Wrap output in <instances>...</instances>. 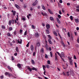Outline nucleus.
Instances as JSON below:
<instances>
[{"mask_svg": "<svg viewBox=\"0 0 79 79\" xmlns=\"http://www.w3.org/2000/svg\"><path fill=\"white\" fill-rule=\"evenodd\" d=\"M17 44H22V39H19L17 40Z\"/></svg>", "mask_w": 79, "mask_h": 79, "instance_id": "nucleus-1", "label": "nucleus"}, {"mask_svg": "<svg viewBox=\"0 0 79 79\" xmlns=\"http://www.w3.org/2000/svg\"><path fill=\"white\" fill-rule=\"evenodd\" d=\"M48 10L49 13H50V14H51V15L53 14V12L52 11V10H50V9H48Z\"/></svg>", "mask_w": 79, "mask_h": 79, "instance_id": "nucleus-2", "label": "nucleus"}, {"mask_svg": "<svg viewBox=\"0 0 79 79\" xmlns=\"http://www.w3.org/2000/svg\"><path fill=\"white\" fill-rule=\"evenodd\" d=\"M31 51H34V46L31 45Z\"/></svg>", "mask_w": 79, "mask_h": 79, "instance_id": "nucleus-3", "label": "nucleus"}, {"mask_svg": "<svg viewBox=\"0 0 79 79\" xmlns=\"http://www.w3.org/2000/svg\"><path fill=\"white\" fill-rule=\"evenodd\" d=\"M46 27L47 29H50V24H46Z\"/></svg>", "mask_w": 79, "mask_h": 79, "instance_id": "nucleus-4", "label": "nucleus"}, {"mask_svg": "<svg viewBox=\"0 0 79 79\" xmlns=\"http://www.w3.org/2000/svg\"><path fill=\"white\" fill-rule=\"evenodd\" d=\"M78 9H76V11H77V12H79V5L77 6L76 7Z\"/></svg>", "mask_w": 79, "mask_h": 79, "instance_id": "nucleus-5", "label": "nucleus"}, {"mask_svg": "<svg viewBox=\"0 0 79 79\" xmlns=\"http://www.w3.org/2000/svg\"><path fill=\"white\" fill-rule=\"evenodd\" d=\"M48 41L49 44H53V43L52 42V41H51V40H50V39H48Z\"/></svg>", "mask_w": 79, "mask_h": 79, "instance_id": "nucleus-6", "label": "nucleus"}, {"mask_svg": "<svg viewBox=\"0 0 79 79\" xmlns=\"http://www.w3.org/2000/svg\"><path fill=\"white\" fill-rule=\"evenodd\" d=\"M39 36V33H35V37H38Z\"/></svg>", "mask_w": 79, "mask_h": 79, "instance_id": "nucleus-7", "label": "nucleus"}, {"mask_svg": "<svg viewBox=\"0 0 79 79\" xmlns=\"http://www.w3.org/2000/svg\"><path fill=\"white\" fill-rule=\"evenodd\" d=\"M41 14L43 16H47V15H48L46 13H44L43 12L41 13Z\"/></svg>", "mask_w": 79, "mask_h": 79, "instance_id": "nucleus-8", "label": "nucleus"}, {"mask_svg": "<svg viewBox=\"0 0 79 79\" xmlns=\"http://www.w3.org/2000/svg\"><path fill=\"white\" fill-rule=\"evenodd\" d=\"M15 6L17 8H18V9H19V8H20V7H19V6L18 5L16 4H15Z\"/></svg>", "mask_w": 79, "mask_h": 79, "instance_id": "nucleus-9", "label": "nucleus"}, {"mask_svg": "<svg viewBox=\"0 0 79 79\" xmlns=\"http://www.w3.org/2000/svg\"><path fill=\"white\" fill-rule=\"evenodd\" d=\"M41 6L43 10H46V9H45V6H44V5H41Z\"/></svg>", "mask_w": 79, "mask_h": 79, "instance_id": "nucleus-10", "label": "nucleus"}, {"mask_svg": "<svg viewBox=\"0 0 79 79\" xmlns=\"http://www.w3.org/2000/svg\"><path fill=\"white\" fill-rule=\"evenodd\" d=\"M31 63L32 64L34 65L35 64V62H34V60H31Z\"/></svg>", "mask_w": 79, "mask_h": 79, "instance_id": "nucleus-11", "label": "nucleus"}, {"mask_svg": "<svg viewBox=\"0 0 79 79\" xmlns=\"http://www.w3.org/2000/svg\"><path fill=\"white\" fill-rule=\"evenodd\" d=\"M37 46V47H40V43L39 42H38L36 44Z\"/></svg>", "mask_w": 79, "mask_h": 79, "instance_id": "nucleus-12", "label": "nucleus"}, {"mask_svg": "<svg viewBox=\"0 0 79 79\" xmlns=\"http://www.w3.org/2000/svg\"><path fill=\"white\" fill-rule=\"evenodd\" d=\"M53 34L55 35H56V36H58V34H57V33H56V32L55 31H54L53 32Z\"/></svg>", "mask_w": 79, "mask_h": 79, "instance_id": "nucleus-13", "label": "nucleus"}, {"mask_svg": "<svg viewBox=\"0 0 79 79\" xmlns=\"http://www.w3.org/2000/svg\"><path fill=\"white\" fill-rule=\"evenodd\" d=\"M50 20H51V21H54V18H53V17H50Z\"/></svg>", "mask_w": 79, "mask_h": 79, "instance_id": "nucleus-14", "label": "nucleus"}, {"mask_svg": "<svg viewBox=\"0 0 79 79\" xmlns=\"http://www.w3.org/2000/svg\"><path fill=\"white\" fill-rule=\"evenodd\" d=\"M15 50L17 52H19V48L18 47H16V48Z\"/></svg>", "mask_w": 79, "mask_h": 79, "instance_id": "nucleus-15", "label": "nucleus"}, {"mask_svg": "<svg viewBox=\"0 0 79 79\" xmlns=\"http://www.w3.org/2000/svg\"><path fill=\"white\" fill-rule=\"evenodd\" d=\"M75 21L76 23H79V19H75Z\"/></svg>", "mask_w": 79, "mask_h": 79, "instance_id": "nucleus-16", "label": "nucleus"}, {"mask_svg": "<svg viewBox=\"0 0 79 79\" xmlns=\"http://www.w3.org/2000/svg\"><path fill=\"white\" fill-rule=\"evenodd\" d=\"M31 69H32V70H34L35 71H37V69L35 67H33Z\"/></svg>", "mask_w": 79, "mask_h": 79, "instance_id": "nucleus-17", "label": "nucleus"}, {"mask_svg": "<svg viewBox=\"0 0 79 79\" xmlns=\"http://www.w3.org/2000/svg\"><path fill=\"white\" fill-rule=\"evenodd\" d=\"M17 66L19 68H21V64H17Z\"/></svg>", "mask_w": 79, "mask_h": 79, "instance_id": "nucleus-18", "label": "nucleus"}, {"mask_svg": "<svg viewBox=\"0 0 79 79\" xmlns=\"http://www.w3.org/2000/svg\"><path fill=\"white\" fill-rule=\"evenodd\" d=\"M27 69H28V70H29V71H30V72H31V71H32V69H31V68H30L29 67L27 68Z\"/></svg>", "mask_w": 79, "mask_h": 79, "instance_id": "nucleus-19", "label": "nucleus"}, {"mask_svg": "<svg viewBox=\"0 0 79 79\" xmlns=\"http://www.w3.org/2000/svg\"><path fill=\"white\" fill-rule=\"evenodd\" d=\"M13 30V28L12 27H10L9 29V31H11Z\"/></svg>", "mask_w": 79, "mask_h": 79, "instance_id": "nucleus-20", "label": "nucleus"}, {"mask_svg": "<svg viewBox=\"0 0 79 79\" xmlns=\"http://www.w3.org/2000/svg\"><path fill=\"white\" fill-rule=\"evenodd\" d=\"M41 52H42V53H43L44 52V48H41Z\"/></svg>", "mask_w": 79, "mask_h": 79, "instance_id": "nucleus-21", "label": "nucleus"}, {"mask_svg": "<svg viewBox=\"0 0 79 79\" xmlns=\"http://www.w3.org/2000/svg\"><path fill=\"white\" fill-rule=\"evenodd\" d=\"M7 35H8V36H9V37H11V34H10V32H9V33H7Z\"/></svg>", "mask_w": 79, "mask_h": 79, "instance_id": "nucleus-22", "label": "nucleus"}, {"mask_svg": "<svg viewBox=\"0 0 79 79\" xmlns=\"http://www.w3.org/2000/svg\"><path fill=\"white\" fill-rule=\"evenodd\" d=\"M61 56H62V57H64V53L63 52H62L60 54Z\"/></svg>", "mask_w": 79, "mask_h": 79, "instance_id": "nucleus-23", "label": "nucleus"}, {"mask_svg": "<svg viewBox=\"0 0 79 79\" xmlns=\"http://www.w3.org/2000/svg\"><path fill=\"white\" fill-rule=\"evenodd\" d=\"M9 25L11 26V21L10 20L9 22Z\"/></svg>", "mask_w": 79, "mask_h": 79, "instance_id": "nucleus-24", "label": "nucleus"}, {"mask_svg": "<svg viewBox=\"0 0 79 79\" xmlns=\"http://www.w3.org/2000/svg\"><path fill=\"white\" fill-rule=\"evenodd\" d=\"M57 17H58L59 19H60L61 18V16L60 15L58 14Z\"/></svg>", "mask_w": 79, "mask_h": 79, "instance_id": "nucleus-25", "label": "nucleus"}, {"mask_svg": "<svg viewBox=\"0 0 79 79\" xmlns=\"http://www.w3.org/2000/svg\"><path fill=\"white\" fill-rule=\"evenodd\" d=\"M46 68H50V66H49V65H48V64H46Z\"/></svg>", "mask_w": 79, "mask_h": 79, "instance_id": "nucleus-26", "label": "nucleus"}, {"mask_svg": "<svg viewBox=\"0 0 79 79\" xmlns=\"http://www.w3.org/2000/svg\"><path fill=\"white\" fill-rule=\"evenodd\" d=\"M66 74H67V76H69V72L68 71V72H67Z\"/></svg>", "mask_w": 79, "mask_h": 79, "instance_id": "nucleus-27", "label": "nucleus"}, {"mask_svg": "<svg viewBox=\"0 0 79 79\" xmlns=\"http://www.w3.org/2000/svg\"><path fill=\"white\" fill-rule=\"evenodd\" d=\"M69 63L71 65H73V61H72V60H70Z\"/></svg>", "mask_w": 79, "mask_h": 79, "instance_id": "nucleus-28", "label": "nucleus"}, {"mask_svg": "<svg viewBox=\"0 0 79 79\" xmlns=\"http://www.w3.org/2000/svg\"><path fill=\"white\" fill-rule=\"evenodd\" d=\"M70 18L71 21H73V16H71Z\"/></svg>", "mask_w": 79, "mask_h": 79, "instance_id": "nucleus-29", "label": "nucleus"}, {"mask_svg": "<svg viewBox=\"0 0 79 79\" xmlns=\"http://www.w3.org/2000/svg\"><path fill=\"white\" fill-rule=\"evenodd\" d=\"M14 34L15 35H16V34H17L16 33V30H15L14 32Z\"/></svg>", "mask_w": 79, "mask_h": 79, "instance_id": "nucleus-30", "label": "nucleus"}, {"mask_svg": "<svg viewBox=\"0 0 79 79\" xmlns=\"http://www.w3.org/2000/svg\"><path fill=\"white\" fill-rule=\"evenodd\" d=\"M11 23L13 24L15 23V21H14V20L12 19L11 20Z\"/></svg>", "mask_w": 79, "mask_h": 79, "instance_id": "nucleus-31", "label": "nucleus"}, {"mask_svg": "<svg viewBox=\"0 0 79 79\" xmlns=\"http://www.w3.org/2000/svg\"><path fill=\"white\" fill-rule=\"evenodd\" d=\"M67 35L69 37H70V32H68L67 34Z\"/></svg>", "mask_w": 79, "mask_h": 79, "instance_id": "nucleus-32", "label": "nucleus"}, {"mask_svg": "<svg viewBox=\"0 0 79 79\" xmlns=\"http://www.w3.org/2000/svg\"><path fill=\"white\" fill-rule=\"evenodd\" d=\"M31 27L32 28V29H35V26H34V25H32L31 26Z\"/></svg>", "mask_w": 79, "mask_h": 79, "instance_id": "nucleus-33", "label": "nucleus"}, {"mask_svg": "<svg viewBox=\"0 0 79 79\" xmlns=\"http://www.w3.org/2000/svg\"><path fill=\"white\" fill-rule=\"evenodd\" d=\"M47 63L48 64H50V60H48Z\"/></svg>", "mask_w": 79, "mask_h": 79, "instance_id": "nucleus-34", "label": "nucleus"}, {"mask_svg": "<svg viewBox=\"0 0 79 79\" xmlns=\"http://www.w3.org/2000/svg\"><path fill=\"white\" fill-rule=\"evenodd\" d=\"M45 58L46 59L48 58V56H47V55L46 54H45Z\"/></svg>", "mask_w": 79, "mask_h": 79, "instance_id": "nucleus-35", "label": "nucleus"}, {"mask_svg": "<svg viewBox=\"0 0 79 79\" xmlns=\"http://www.w3.org/2000/svg\"><path fill=\"white\" fill-rule=\"evenodd\" d=\"M55 58V61H56L57 60H58V57L57 56H56Z\"/></svg>", "mask_w": 79, "mask_h": 79, "instance_id": "nucleus-36", "label": "nucleus"}, {"mask_svg": "<svg viewBox=\"0 0 79 79\" xmlns=\"http://www.w3.org/2000/svg\"><path fill=\"white\" fill-rule=\"evenodd\" d=\"M34 3H35L36 5H37V3H38V1H37V0H36L34 2Z\"/></svg>", "mask_w": 79, "mask_h": 79, "instance_id": "nucleus-37", "label": "nucleus"}, {"mask_svg": "<svg viewBox=\"0 0 79 79\" xmlns=\"http://www.w3.org/2000/svg\"><path fill=\"white\" fill-rule=\"evenodd\" d=\"M56 53L58 54V55H59L60 56V57H61V55H60L59 52H57Z\"/></svg>", "mask_w": 79, "mask_h": 79, "instance_id": "nucleus-38", "label": "nucleus"}, {"mask_svg": "<svg viewBox=\"0 0 79 79\" xmlns=\"http://www.w3.org/2000/svg\"><path fill=\"white\" fill-rule=\"evenodd\" d=\"M13 15H14L15 16V15H16V11H14V12L13 13Z\"/></svg>", "mask_w": 79, "mask_h": 79, "instance_id": "nucleus-39", "label": "nucleus"}, {"mask_svg": "<svg viewBox=\"0 0 79 79\" xmlns=\"http://www.w3.org/2000/svg\"><path fill=\"white\" fill-rule=\"evenodd\" d=\"M24 35H27V31H26L24 33Z\"/></svg>", "mask_w": 79, "mask_h": 79, "instance_id": "nucleus-40", "label": "nucleus"}, {"mask_svg": "<svg viewBox=\"0 0 79 79\" xmlns=\"http://www.w3.org/2000/svg\"><path fill=\"white\" fill-rule=\"evenodd\" d=\"M77 43H79V37H78L77 40Z\"/></svg>", "mask_w": 79, "mask_h": 79, "instance_id": "nucleus-41", "label": "nucleus"}, {"mask_svg": "<svg viewBox=\"0 0 79 79\" xmlns=\"http://www.w3.org/2000/svg\"><path fill=\"white\" fill-rule=\"evenodd\" d=\"M46 32H47V34H49V33H50L49 30H47Z\"/></svg>", "mask_w": 79, "mask_h": 79, "instance_id": "nucleus-42", "label": "nucleus"}, {"mask_svg": "<svg viewBox=\"0 0 79 79\" xmlns=\"http://www.w3.org/2000/svg\"><path fill=\"white\" fill-rule=\"evenodd\" d=\"M2 29H5V27L4 26L2 25Z\"/></svg>", "mask_w": 79, "mask_h": 79, "instance_id": "nucleus-43", "label": "nucleus"}, {"mask_svg": "<svg viewBox=\"0 0 79 79\" xmlns=\"http://www.w3.org/2000/svg\"><path fill=\"white\" fill-rule=\"evenodd\" d=\"M59 13L60 15H62V13H61V11L60 10L59 11Z\"/></svg>", "mask_w": 79, "mask_h": 79, "instance_id": "nucleus-44", "label": "nucleus"}, {"mask_svg": "<svg viewBox=\"0 0 79 79\" xmlns=\"http://www.w3.org/2000/svg\"><path fill=\"white\" fill-rule=\"evenodd\" d=\"M48 37H49V39L50 40L52 39V37H51V36H50V35H48Z\"/></svg>", "mask_w": 79, "mask_h": 79, "instance_id": "nucleus-45", "label": "nucleus"}, {"mask_svg": "<svg viewBox=\"0 0 79 79\" xmlns=\"http://www.w3.org/2000/svg\"><path fill=\"white\" fill-rule=\"evenodd\" d=\"M9 73L8 72H6L5 73V74L6 75V76H7L8 74Z\"/></svg>", "mask_w": 79, "mask_h": 79, "instance_id": "nucleus-46", "label": "nucleus"}, {"mask_svg": "<svg viewBox=\"0 0 79 79\" xmlns=\"http://www.w3.org/2000/svg\"><path fill=\"white\" fill-rule=\"evenodd\" d=\"M58 35L59 36L60 38L61 39V35H60V34L59 33H58Z\"/></svg>", "mask_w": 79, "mask_h": 79, "instance_id": "nucleus-47", "label": "nucleus"}, {"mask_svg": "<svg viewBox=\"0 0 79 79\" xmlns=\"http://www.w3.org/2000/svg\"><path fill=\"white\" fill-rule=\"evenodd\" d=\"M43 68L45 69V68H46V67H45V65H43Z\"/></svg>", "mask_w": 79, "mask_h": 79, "instance_id": "nucleus-48", "label": "nucleus"}, {"mask_svg": "<svg viewBox=\"0 0 79 79\" xmlns=\"http://www.w3.org/2000/svg\"><path fill=\"white\" fill-rule=\"evenodd\" d=\"M32 5L33 6H35L36 5V4L34 2V3H33V4H32Z\"/></svg>", "mask_w": 79, "mask_h": 79, "instance_id": "nucleus-49", "label": "nucleus"}, {"mask_svg": "<svg viewBox=\"0 0 79 79\" xmlns=\"http://www.w3.org/2000/svg\"><path fill=\"white\" fill-rule=\"evenodd\" d=\"M74 60H76L77 59V58H76V56L75 55L74 56Z\"/></svg>", "mask_w": 79, "mask_h": 79, "instance_id": "nucleus-50", "label": "nucleus"}, {"mask_svg": "<svg viewBox=\"0 0 79 79\" xmlns=\"http://www.w3.org/2000/svg\"><path fill=\"white\" fill-rule=\"evenodd\" d=\"M59 2L60 3H63V1L62 0H60L59 1Z\"/></svg>", "mask_w": 79, "mask_h": 79, "instance_id": "nucleus-51", "label": "nucleus"}, {"mask_svg": "<svg viewBox=\"0 0 79 79\" xmlns=\"http://www.w3.org/2000/svg\"><path fill=\"white\" fill-rule=\"evenodd\" d=\"M11 58H12V59H11L13 61V60H15V59H14V57L13 56H12Z\"/></svg>", "mask_w": 79, "mask_h": 79, "instance_id": "nucleus-52", "label": "nucleus"}, {"mask_svg": "<svg viewBox=\"0 0 79 79\" xmlns=\"http://www.w3.org/2000/svg\"><path fill=\"white\" fill-rule=\"evenodd\" d=\"M14 21L15 24H16L17 23V21H16V20L15 19L14 20Z\"/></svg>", "mask_w": 79, "mask_h": 79, "instance_id": "nucleus-53", "label": "nucleus"}, {"mask_svg": "<svg viewBox=\"0 0 79 79\" xmlns=\"http://www.w3.org/2000/svg\"><path fill=\"white\" fill-rule=\"evenodd\" d=\"M74 64H75V68H77V65H76L77 64L76 63L74 62Z\"/></svg>", "mask_w": 79, "mask_h": 79, "instance_id": "nucleus-54", "label": "nucleus"}, {"mask_svg": "<svg viewBox=\"0 0 79 79\" xmlns=\"http://www.w3.org/2000/svg\"><path fill=\"white\" fill-rule=\"evenodd\" d=\"M67 5L68 6H70V3H67Z\"/></svg>", "mask_w": 79, "mask_h": 79, "instance_id": "nucleus-55", "label": "nucleus"}, {"mask_svg": "<svg viewBox=\"0 0 79 79\" xmlns=\"http://www.w3.org/2000/svg\"><path fill=\"white\" fill-rule=\"evenodd\" d=\"M52 52H50V54H51V57H52Z\"/></svg>", "mask_w": 79, "mask_h": 79, "instance_id": "nucleus-56", "label": "nucleus"}, {"mask_svg": "<svg viewBox=\"0 0 79 79\" xmlns=\"http://www.w3.org/2000/svg\"><path fill=\"white\" fill-rule=\"evenodd\" d=\"M17 15H16V16L17 17V18H19V17L18 16V15H19V14H18V13H17Z\"/></svg>", "mask_w": 79, "mask_h": 79, "instance_id": "nucleus-57", "label": "nucleus"}, {"mask_svg": "<svg viewBox=\"0 0 79 79\" xmlns=\"http://www.w3.org/2000/svg\"><path fill=\"white\" fill-rule=\"evenodd\" d=\"M27 18H28V19H29V16L28 15H27Z\"/></svg>", "mask_w": 79, "mask_h": 79, "instance_id": "nucleus-58", "label": "nucleus"}, {"mask_svg": "<svg viewBox=\"0 0 79 79\" xmlns=\"http://www.w3.org/2000/svg\"><path fill=\"white\" fill-rule=\"evenodd\" d=\"M22 32H23V30H20V33H22Z\"/></svg>", "mask_w": 79, "mask_h": 79, "instance_id": "nucleus-59", "label": "nucleus"}, {"mask_svg": "<svg viewBox=\"0 0 79 79\" xmlns=\"http://www.w3.org/2000/svg\"><path fill=\"white\" fill-rule=\"evenodd\" d=\"M45 73H46V70H45V71H44V75H46V74H45Z\"/></svg>", "mask_w": 79, "mask_h": 79, "instance_id": "nucleus-60", "label": "nucleus"}, {"mask_svg": "<svg viewBox=\"0 0 79 79\" xmlns=\"http://www.w3.org/2000/svg\"><path fill=\"white\" fill-rule=\"evenodd\" d=\"M22 20H23V21H25V20H26V19L24 18H23Z\"/></svg>", "mask_w": 79, "mask_h": 79, "instance_id": "nucleus-61", "label": "nucleus"}, {"mask_svg": "<svg viewBox=\"0 0 79 79\" xmlns=\"http://www.w3.org/2000/svg\"><path fill=\"white\" fill-rule=\"evenodd\" d=\"M7 68L8 69H10V68H11V67H10V66H8L7 67Z\"/></svg>", "mask_w": 79, "mask_h": 79, "instance_id": "nucleus-62", "label": "nucleus"}, {"mask_svg": "<svg viewBox=\"0 0 79 79\" xmlns=\"http://www.w3.org/2000/svg\"><path fill=\"white\" fill-rule=\"evenodd\" d=\"M79 27H77L76 29V30H77V31H79Z\"/></svg>", "mask_w": 79, "mask_h": 79, "instance_id": "nucleus-63", "label": "nucleus"}, {"mask_svg": "<svg viewBox=\"0 0 79 79\" xmlns=\"http://www.w3.org/2000/svg\"><path fill=\"white\" fill-rule=\"evenodd\" d=\"M15 56H17V53H15L14 54Z\"/></svg>", "mask_w": 79, "mask_h": 79, "instance_id": "nucleus-64", "label": "nucleus"}]
</instances>
